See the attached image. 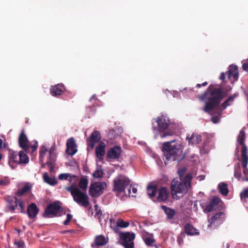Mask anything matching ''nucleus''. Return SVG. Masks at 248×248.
Listing matches in <instances>:
<instances>
[{
  "label": "nucleus",
  "mask_w": 248,
  "mask_h": 248,
  "mask_svg": "<svg viewBox=\"0 0 248 248\" xmlns=\"http://www.w3.org/2000/svg\"><path fill=\"white\" fill-rule=\"evenodd\" d=\"M8 206L12 211H14L18 206L19 211L23 212L24 210V206L22 201L18 200L16 197H8L7 198Z\"/></svg>",
  "instance_id": "4468645a"
},
{
  "label": "nucleus",
  "mask_w": 248,
  "mask_h": 248,
  "mask_svg": "<svg viewBox=\"0 0 248 248\" xmlns=\"http://www.w3.org/2000/svg\"><path fill=\"white\" fill-rule=\"evenodd\" d=\"M65 189L70 192L74 201L79 205L85 208L89 206V198L86 192L81 191L78 187L67 186Z\"/></svg>",
  "instance_id": "423d86ee"
},
{
  "label": "nucleus",
  "mask_w": 248,
  "mask_h": 248,
  "mask_svg": "<svg viewBox=\"0 0 248 248\" xmlns=\"http://www.w3.org/2000/svg\"><path fill=\"white\" fill-rule=\"evenodd\" d=\"M207 84H208L207 82L205 81V82H203L202 84H197L196 85V87L197 88H199L201 87L202 86H206Z\"/></svg>",
  "instance_id": "603ef678"
},
{
  "label": "nucleus",
  "mask_w": 248,
  "mask_h": 248,
  "mask_svg": "<svg viewBox=\"0 0 248 248\" xmlns=\"http://www.w3.org/2000/svg\"><path fill=\"white\" fill-rule=\"evenodd\" d=\"M226 75L227 76V78L232 83H233L238 79L239 74L238 67L236 65L233 64L230 65L228 70L226 73L222 72L220 74L219 79L223 81H224L226 78Z\"/></svg>",
  "instance_id": "1a4fd4ad"
},
{
  "label": "nucleus",
  "mask_w": 248,
  "mask_h": 248,
  "mask_svg": "<svg viewBox=\"0 0 248 248\" xmlns=\"http://www.w3.org/2000/svg\"><path fill=\"white\" fill-rule=\"evenodd\" d=\"M113 182V191L117 195L121 193L124 194L125 189L130 185V180L128 177L124 175H119L114 179Z\"/></svg>",
  "instance_id": "0eeeda50"
},
{
  "label": "nucleus",
  "mask_w": 248,
  "mask_h": 248,
  "mask_svg": "<svg viewBox=\"0 0 248 248\" xmlns=\"http://www.w3.org/2000/svg\"><path fill=\"white\" fill-rule=\"evenodd\" d=\"M3 147H4L3 141L0 139V149H1Z\"/></svg>",
  "instance_id": "4d7b16f0"
},
{
  "label": "nucleus",
  "mask_w": 248,
  "mask_h": 248,
  "mask_svg": "<svg viewBox=\"0 0 248 248\" xmlns=\"http://www.w3.org/2000/svg\"><path fill=\"white\" fill-rule=\"evenodd\" d=\"M122 152L120 146H115L110 148L107 153V157L110 159H118L120 157Z\"/></svg>",
  "instance_id": "f3484780"
},
{
  "label": "nucleus",
  "mask_w": 248,
  "mask_h": 248,
  "mask_svg": "<svg viewBox=\"0 0 248 248\" xmlns=\"http://www.w3.org/2000/svg\"><path fill=\"white\" fill-rule=\"evenodd\" d=\"M241 180H242V181H243V182H245V181H248V176H245V177H241Z\"/></svg>",
  "instance_id": "6e6d98bb"
},
{
  "label": "nucleus",
  "mask_w": 248,
  "mask_h": 248,
  "mask_svg": "<svg viewBox=\"0 0 248 248\" xmlns=\"http://www.w3.org/2000/svg\"><path fill=\"white\" fill-rule=\"evenodd\" d=\"M175 140L164 142L162 146V151L166 161H173L180 160L182 157V146L180 143L172 144Z\"/></svg>",
  "instance_id": "20e7f679"
},
{
  "label": "nucleus",
  "mask_w": 248,
  "mask_h": 248,
  "mask_svg": "<svg viewBox=\"0 0 248 248\" xmlns=\"http://www.w3.org/2000/svg\"><path fill=\"white\" fill-rule=\"evenodd\" d=\"M62 210V208L58 202H55L48 206L46 209L44 216L45 217H48L50 215L56 216L59 214Z\"/></svg>",
  "instance_id": "ddd939ff"
},
{
  "label": "nucleus",
  "mask_w": 248,
  "mask_h": 248,
  "mask_svg": "<svg viewBox=\"0 0 248 248\" xmlns=\"http://www.w3.org/2000/svg\"><path fill=\"white\" fill-rule=\"evenodd\" d=\"M157 188L155 186H151L147 187V193L149 196L153 198L156 194Z\"/></svg>",
  "instance_id": "4c0bfd02"
},
{
  "label": "nucleus",
  "mask_w": 248,
  "mask_h": 248,
  "mask_svg": "<svg viewBox=\"0 0 248 248\" xmlns=\"http://www.w3.org/2000/svg\"><path fill=\"white\" fill-rule=\"evenodd\" d=\"M152 123L155 138L158 136L157 132L162 139L172 136L175 133L176 125L166 115L157 117L153 120Z\"/></svg>",
  "instance_id": "f03ea898"
},
{
  "label": "nucleus",
  "mask_w": 248,
  "mask_h": 248,
  "mask_svg": "<svg viewBox=\"0 0 248 248\" xmlns=\"http://www.w3.org/2000/svg\"><path fill=\"white\" fill-rule=\"evenodd\" d=\"M101 138L100 133L98 131H94L88 139L89 145L93 148L96 143L98 142Z\"/></svg>",
  "instance_id": "4be33fe9"
},
{
  "label": "nucleus",
  "mask_w": 248,
  "mask_h": 248,
  "mask_svg": "<svg viewBox=\"0 0 248 248\" xmlns=\"http://www.w3.org/2000/svg\"><path fill=\"white\" fill-rule=\"evenodd\" d=\"M192 176L187 174L183 180L179 181L174 179L171 182V189L173 199L178 200L186 194L191 187Z\"/></svg>",
  "instance_id": "7ed1b4c3"
},
{
  "label": "nucleus",
  "mask_w": 248,
  "mask_h": 248,
  "mask_svg": "<svg viewBox=\"0 0 248 248\" xmlns=\"http://www.w3.org/2000/svg\"><path fill=\"white\" fill-rule=\"evenodd\" d=\"M45 182L51 186H55L57 184V180L55 177H50L47 173L45 172L43 175Z\"/></svg>",
  "instance_id": "c756f323"
},
{
  "label": "nucleus",
  "mask_w": 248,
  "mask_h": 248,
  "mask_svg": "<svg viewBox=\"0 0 248 248\" xmlns=\"http://www.w3.org/2000/svg\"><path fill=\"white\" fill-rule=\"evenodd\" d=\"M184 230L185 232L189 235H198L199 233L198 231L189 223L185 224Z\"/></svg>",
  "instance_id": "cd10ccee"
},
{
  "label": "nucleus",
  "mask_w": 248,
  "mask_h": 248,
  "mask_svg": "<svg viewBox=\"0 0 248 248\" xmlns=\"http://www.w3.org/2000/svg\"><path fill=\"white\" fill-rule=\"evenodd\" d=\"M219 192L223 196H226L229 192L228 185L224 182L219 183L218 185Z\"/></svg>",
  "instance_id": "72a5a7b5"
},
{
  "label": "nucleus",
  "mask_w": 248,
  "mask_h": 248,
  "mask_svg": "<svg viewBox=\"0 0 248 248\" xmlns=\"http://www.w3.org/2000/svg\"><path fill=\"white\" fill-rule=\"evenodd\" d=\"M189 91H190V92H193V91H193V89H189Z\"/></svg>",
  "instance_id": "338daca9"
},
{
  "label": "nucleus",
  "mask_w": 248,
  "mask_h": 248,
  "mask_svg": "<svg viewBox=\"0 0 248 248\" xmlns=\"http://www.w3.org/2000/svg\"><path fill=\"white\" fill-rule=\"evenodd\" d=\"M39 209L34 203H31L28 207V214L30 218H34L38 214Z\"/></svg>",
  "instance_id": "a878e982"
},
{
  "label": "nucleus",
  "mask_w": 248,
  "mask_h": 248,
  "mask_svg": "<svg viewBox=\"0 0 248 248\" xmlns=\"http://www.w3.org/2000/svg\"><path fill=\"white\" fill-rule=\"evenodd\" d=\"M89 183V180L87 176H83L81 178L79 183V187L82 190V191L86 192Z\"/></svg>",
  "instance_id": "7c9ffc66"
},
{
  "label": "nucleus",
  "mask_w": 248,
  "mask_h": 248,
  "mask_svg": "<svg viewBox=\"0 0 248 248\" xmlns=\"http://www.w3.org/2000/svg\"><path fill=\"white\" fill-rule=\"evenodd\" d=\"M9 164L12 169L15 168L13 163L16 164H27L29 161L28 156L24 151H22L18 153L17 152L11 151L9 152Z\"/></svg>",
  "instance_id": "6e6552de"
},
{
  "label": "nucleus",
  "mask_w": 248,
  "mask_h": 248,
  "mask_svg": "<svg viewBox=\"0 0 248 248\" xmlns=\"http://www.w3.org/2000/svg\"><path fill=\"white\" fill-rule=\"evenodd\" d=\"M178 94V93L177 92H175V93H173V96L174 97H175L176 94Z\"/></svg>",
  "instance_id": "bf43d9fd"
},
{
  "label": "nucleus",
  "mask_w": 248,
  "mask_h": 248,
  "mask_svg": "<svg viewBox=\"0 0 248 248\" xmlns=\"http://www.w3.org/2000/svg\"><path fill=\"white\" fill-rule=\"evenodd\" d=\"M241 200L243 202H245L246 199L248 198V188H244L240 193Z\"/></svg>",
  "instance_id": "37998d69"
},
{
  "label": "nucleus",
  "mask_w": 248,
  "mask_h": 248,
  "mask_svg": "<svg viewBox=\"0 0 248 248\" xmlns=\"http://www.w3.org/2000/svg\"><path fill=\"white\" fill-rule=\"evenodd\" d=\"M72 218V215L71 214H68L67 215L66 219H67L69 221H70Z\"/></svg>",
  "instance_id": "5fc2aeb1"
},
{
  "label": "nucleus",
  "mask_w": 248,
  "mask_h": 248,
  "mask_svg": "<svg viewBox=\"0 0 248 248\" xmlns=\"http://www.w3.org/2000/svg\"><path fill=\"white\" fill-rule=\"evenodd\" d=\"M205 112L211 116L212 121L216 124L219 121L221 113V109H204Z\"/></svg>",
  "instance_id": "412c9836"
},
{
  "label": "nucleus",
  "mask_w": 248,
  "mask_h": 248,
  "mask_svg": "<svg viewBox=\"0 0 248 248\" xmlns=\"http://www.w3.org/2000/svg\"><path fill=\"white\" fill-rule=\"evenodd\" d=\"M245 139V132L243 128L240 130L237 138V142L242 146L241 151V155H243V154H244L245 155H248L247 147L244 142Z\"/></svg>",
  "instance_id": "dca6fc26"
},
{
  "label": "nucleus",
  "mask_w": 248,
  "mask_h": 248,
  "mask_svg": "<svg viewBox=\"0 0 248 248\" xmlns=\"http://www.w3.org/2000/svg\"><path fill=\"white\" fill-rule=\"evenodd\" d=\"M37 147L38 143L36 141L34 142L33 144L31 145V146H30V149L31 148L32 153H33L34 151H35L37 150Z\"/></svg>",
  "instance_id": "49530a36"
},
{
  "label": "nucleus",
  "mask_w": 248,
  "mask_h": 248,
  "mask_svg": "<svg viewBox=\"0 0 248 248\" xmlns=\"http://www.w3.org/2000/svg\"><path fill=\"white\" fill-rule=\"evenodd\" d=\"M161 208L167 215L168 218L169 219L173 218L175 214V211L174 209H171L165 205H162Z\"/></svg>",
  "instance_id": "f704fd0d"
},
{
  "label": "nucleus",
  "mask_w": 248,
  "mask_h": 248,
  "mask_svg": "<svg viewBox=\"0 0 248 248\" xmlns=\"http://www.w3.org/2000/svg\"><path fill=\"white\" fill-rule=\"evenodd\" d=\"M108 242V238L103 235H99L95 237L94 243L92 244V247H101L106 245Z\"/></svg>",
  "instance_id": "b1692460"
},
{
  "label": "nucleus",
  "mask_w": 248,
  "mask_h": 248,
  "mask_svg": "<svg viewBox=\"0 0 248 248\" xmlns=\"http://www.w3.org/2000/svg\"><path fill=\"white\" fill-rule=\"evenodd\" d=\"M225 218V214L222 212L216 213L208 220V227L215 229L223 223Z\"/></svg>",
  "instance_id": "f8f14e48"
},
{
  "label": "nucleus",
  "mask_w": 248,
  "mask_h": 248,
  "mask_svg": "<svg viewBox=\"0 0 248 248\" xmlns=\"http://www.w3.org/2000/svg\"><path fill=\"white\" fill-rule=\"evenodd\" d=\"M232 90V88L231 87H229V89L228 90V91L229 92L231 90Z\"/></svg>",
  "instance_id": "e2e57ef3"
},
{
  "label": "nucleus",
  "mask_w": 248,
  "mask_h": 248,
  "mask_svg": "<svg viewBox=\"0 0 248 248\" xmlns=\"http://www.w3.org/2000/svg\"><path fill=\"white\" fill-rule=\"evenodd\" d=\"M69 176H70V173H61L59 174L58 178L61 180H67V179L69 178Z\"/></svg>",
  "instance_id": "a18cd8bd"
},
{
  "label": "nucleus",
  "mask_w": 248,
  "mask_h": 248,
  "mask_svg": "<svg viewBox=\"0 0 248 248\" xmlns=\"http://www.w3.org/2000/svg\"><path fill=\"white\" fill-rule=\"evenodd\" d=\"M106 144L103 142H100L99 145L95 148V154L96 157L101 160L105 154Z\"/></svg>",
  "instance_id": "393cba45"
},
{
  "label": "nucleus",
  "mask_w": 248,
  "mask_h": 248,
  "mask_svg": "<svg viewBox=\"0 0 248 248\" xmlns=\"http://www.w3.org/2000/svg\"><path fill=\"white\" fill-rule=\"evenodd\" d=\"M186 139L189 144L192 145L198 144L202 141V137L197 133H192L191 135H188Z\"/></svg>",
  "instance_id": "bb28decb"
},
{
  "label": "nucleus",
  "mask_w": 248,
  "mask_h": 248,
  "mask_svg": "<svg viewBox=\"0 0 248 248\" xmlns=\"http://www.w3.org/2000/svg\"><path fill=\"white\" fill-rule=\"evenodd\" d=\"M129 223L127 221H124L122 219L119 218L117 221V225L120 228H126L128 227Z\"/></svg>",
  "instance_id": "79ce46f5"
},
{
  "label": "nucleus",
  "mask_w": 248,
  "mask_h": 248,
  "mask_svg": "<svg viewBox=\"0 0 248 248\" xmlns=\"http://www.w3.org/2000/svg\"><path fill=\"white\" fill-rule=\"evenodd\" d=\"M19 145L26 152L30 151L29 142L27 137L25 134L24 130H22L18 139Z\"/></svg>",
  "instance_id": "2eb2a0df"
},
{
  "label": "nucleus",
  "mask_w": 248,
  "mask_h": 248,
  "mask_svg": "<svg viewBox=\"0 0 248 248\" xmlns=\"http://www.w3.org/2000/svg\"><path fill=\"white\" fill-rule=\"evenodd\" d=\"M103 174L104 172L101 168L99 166H97L93 173V176L95 178H100L102 177Z\"/></svg>",
  "instance_id": "ea45409f"
},
{
  "label": "nucleus",
  "mask_w": 248,
  "mask_h": 248,
  "mask_svg": "<svg viewBox=\"0 0 248 248\" xmlns=\"http://www.w3.org/2000/svg\"><path fill=\"white\" fill-rule=\"evenodd\" d=\"M70 222V221L68 220L67 219H66L64 222H63V224L64 225H67L68 224L69 222Z\"/></svg>",
  "instance_id": "13d9d810"
},
{
  "label": "nucleus",
  "mask_w": 248,
  "mask_h": 248,
  "mask_svg": "<svg viewBox=\"0 0 248 248\" xmlns=\"http://www.w3.org/2000/svg\"><path fill=\"white\" fill-rule=\"evenodd\" d=\"M9 183V181L7 180H0V185H7Z\"/></svg>",
  "instance_id": "3c124183"
},
{
  "label": "nucleus",
  "mask_w": 248,
  "mask_h": 248,
  "mask_svg": "<svg viewBox=\"0 0 248 248\" xmlns=\"http://www.w3.org/2000/svg\"><path fill=\"white\" fill-rule=\"evenodd\" d=\"M211 145L209 144V142H204L200 148V152L203 154H207L211 149Z\"/></svg>",
  "instance_id": "e433bc0d"
},
{
  "label": "nucleus",
  "mask_w": 248,
  "mask_h": 248,
  "mask_svg": "<svg viewBox=\"0 0 248 248\" xmlns=\"http://www.w3.org/2000/svg\"><path fill=\"white\" fill-rule=\"evenodd\" d=\"M18 248H23L24 243L22 242H16L15 243Z\"/></svg>",
  "instance_id": "8fccbe9b"
},
{
  "label": "nucleus",
  "mask_w": 248,
  "mask_h": 248,
  "mask_svg": "<svg viewBox=\"0 0 248 248\" xmlns=\"http://www.w3.org/2000/svg\"><path fill=\"white\" fill-rule=\"evenodd\" d=\"M127 192H125L124 195L128 196L135 197V194L137 193V189L132 186L130 185L128 186Z\"/></svg>",
  "instance_id": "58836bf2"
},
{
  "label": "nucleus",
  "mask_w": 248,
  "mask_h": 248,
  "mask_svg": "<svg viewBox=\"0 0 248 248\" xmlns=\"http://www.w3.org/2000/svg\"><path fill=\"white\" fill-rule=\"evenodd\" d=\"M220 201V199L218 197H214L203 209L204 212L205 213H209L214 211Z\"/></svg>",
  "instance_id": "aec40b11"
},
{
  "label": "nucleus",
  "mask_w": 248,
  "mask_h": 248,
  "mask_svg": "<svg viewBox=\"0 0 248 248\" xmlns=\"http://www.w3.org/2000/svg\"><path fill=\"white\" fill-rule=\"evenodd\" d=\"M238 93H235L229 96L221 103L222 100L226 96V93L222 88L216 85H210L207 90L199 96L200 101L204 103L203 108H225L231 106L235 98L238 96Z\"/></svg>",
  "instance_id": "f257e3e1"
},
{
  "label": "nucleus",
  "mask_w": 248,
  "mask_h": 248,
  "mask_svg": "<svg viewBox=\"0 0 248 248\" xmlns=\"http://www.w3.org/2000/svg\"><path fill=\"white\" fill-rule=\"evenodd\" d=\"M242 68L243 70L248 72V62H246L243 63Z\"/></svg>",
  "instance_id": "09e8293b"
},
{
  "label": "nucleus",
  "mask_w": 248,
  "mask_h": 248,
  "mask_svg": "<svg viewBox=\"0 0 248 248\" xmlns=\"http://www.w3.org/2000/svg\"><path fill=\"white\" fill-rule=\"evenodd\" d=\"M234 176L239 181L241 179V168L239 164L235 167Z\"/></svg>",
  "instance_id": "a19ab883"
},
{
  "label": "nucleus",
  "mask_w": 248,
  "mask_h": 248,
  "mask_svg": "<svg viewBox=\"0 0 248 248\" xmlns=\"http://www.w3.org/2000/svg\"><path fill=\"white\" fill-rule=\"evenodd\" d=\"M31 188V185L29 184H26L21 189H18L17 191V194L21 196L24 193L29 192Z\"/></svg>",
  "instance_id": "c9c22d12"
},
{
  "label": "nucleus",
  "mask_w": 248,
  "mask_h": 248,
  "mask_svg": "<svg viewBox=\"0 0 248 248\" xmlns=\"http://www.w3.org/2000/svg\"><path fill=\"white\" fill-rule=\"evenodd\" d=\"M143 239L146 245L148 246H153L154 245L155 246V241L152 235L147 234L145 235L144 236Z\"/></svg>",
  "instance_id": "473e14b6"
},
{
  "label": "nucleus",
  "mask_w": 248,
  "mask_h": 248,
  "mask_svg": "<svg viewBox=\"0 0 248 248\" xmlns=\"http://www.w3.org/2000/svg\"><path fill=\"white\" fill-rule=\"evenodd\" d=\"M157 199L159 202L166 201L169 195V191L165 187H161L156 190Z\"/></svg>",
  "instance_id": "6ab92c4d"
},
{
  "label": "nucleus",
  "mask_w": 248,
  "mask_h": 248,
  "mask_svg": "<svg viewBox=\"0 0 248 248\" xmlns=\"http://www.w3.org/2000/svg\"><path fill=\"white\" fill-rule=\"evenodd\" d=\"M64 90V86L62 84H58L50 87V93L53 96H58L62 94Z\"/></svg>",
  "instance_id": "5701e85b"
},
{
  "label": "nucleus",
  "mask_w": 248,
  "mask_h": 248,
  "mask_svg": "<svg viewBox=\"0 0 248 248\" xmlns=\"http://www.w3.org/2000/svg\"><path fill=\"white\" fill-rule=\"evenodd\" d=\"M241 163L243 169V174L246 176H248V169L247 168V165L248 163V156L243 154V155H241Z\"/></svg>",
  "instance_id": "c85d7f7f"
},
{
  "label": "nucleus",
  "mask_w": 248,
  "mask_h": 248,
  "mask_svg": "<svg viewBox=\"0 0 248 248\" xmlns=\"http://www.w3.org/2000/svg\"><path fill=\"white\" fill-rule=\"evenodd\" d=\"M67 153L71 155H73L77 152V146L73 138H71L68 140L66 143Z\"/></svg>",
  "instance_id": "a211bd4d"
},
{
  "label": "nucleus",
  "mask_w": 248,
  "mask_h": 248,
  "mask_svg": "<svg viewBox=\"0 0 248 248\" xmlns=\"http://www.w3.org/2000/svg\"><path fill=\"white\" fill-rule=\"evenodd\" d=\"M97 207V205L95 206V208H96Z\"/></svg>",
  "instance_id": "774afa93"
},
{
  "label": "nucleus",
  "mask_w": 248,
  "mask_h": 248,
  "mask_svg": "<svg viewBox=\"0 0 248 248\" xmlns=\"http://www.w3.org/2000/svg\"><path fill=\"white\" fill-rule=\"evenodd\" d=\"M1 158H2V155L0 153V160L1 159Z\"/></svg>",
  "instance_id": "680f3d73"
},
{
  "label": "nucleus",
  "mask_w": 248,
  "mask_h": 248,
  "mask_svg": "<svg viewBox=\"0 0 248 248\" xmlns=\"http://www.w3.org/2000/svg\"><path fill=\"white\" fill-rule=\"evenodd\" d=\"M95 217H98L100 222H101V217L102 215L100 216V214L98 212L95 214Z\"/></svg>",
  "instance_id": "864d4df0"
},
{
  "label": "nucleus",
  "mask_w": 248,
  "mask_h": 248,
  "mask_svg": "<svg viewBox=\"0 0 248 248\" xmlns=\"http://www.w3.org/2000/svg\"><path fill=\"white\" fill-rule=\"evenodd\" d=\"M90 102L92 103V108L100 107L102 106V102L97 98L95 94L92 95L90 99Z\"/></svg>",
  "instance_id": "2f4dec72"
},
{
  "label": "nucleus",
  "mask_w": 248,
  "mask_h": 248,
  "mask_svg": "<svg viewBox=\"0 0 248 248\" xmlns=\"http://www.w3.org/2000/svg\"><path fill=\"white\" fill-rule=\"evenodd\" d=\"M55 145L51 148H47L45 145H42L39 150V160L41 163L42 168H44L46 164L49 166L50 169H53V165L56 159Z\"/></svg>",
  "instance_id": "39448f33"
},
{
  "label": "nucleus",
  "mask_w": 248,
  "mask_h": 248,
  "mask_svg": "<svg viewBox=\"0 0 248 248\" xmlns=\"http://www.w3.org/2000/svg\"><path fill=\"white\" fill-rule=\"evenodd\" d=\"M186 171L185 168H183L182 169H180L178 171V174L180 178L182 177V176L184 175Z\"/></svg>",
  "instance_id": "de8ad7c7"
},
{
  "label": "nucleus",
  "mask_w": 248,
  "mask_h": 248,
  "mask_svg": "<svg viewBox=\"0 0 248 248\" xmlns=\"http://www.w3.org/2000/svg\"><path fill=\"white\" fill-rule=\"evenodd\" d=\"M113 132V130H110V131L109 132V134H110Z\"/></svg>",
  "instance_id": "052dcab7"
},
{
  "label": "nucleus",
  "mask_w": 248,
  "mask_h": 248,
  "mask_svg": "<svg viewBox=\"0 0 248 248\" xmlns=\"http://www.w3.org/2000/svg\"><path fill=\"white\" fill-rule=\"evenodd\" d=\"M121 243L125 248H134L135 234L133 232H125L120 234Z\"/></svg>",
  "instance_id": "9d476101"
},
{
  "label": "nucleus",
  "mask_w": 248,
  "mask_h": 248,
  "mask_svg": "<svg viewBox=\"0 0 248 248\" xmlns=\"http://www.w3.org/2000/svg\"><path fill=\"white\" fill-rule=\"evenodd\" d=\"M155 248H162L161 247H160V248H158V247L155 246Z\"/></svg>",
  "instance_id": "69168bd1"
},
{
  "label": "nucleus",
  "mask_w": 248,
  "mask_h": 248,
  "mask_svg": "<svg viewBox=\"0 0 248 248\" xmlns=\"http://www.w3.org/2000/svg\"><path fill=\"white\" fill-rule=\"evenodd\" d=\"M46 157L47 158V155L46 154H45V158Z\"/></svg>",
  "instance_id": "0e129e2a"
},
{
  "label": "nucleus",
  "mask_w": 248,
  "mask_h": 248,
  "mask_svg": "<svg viewBox=\"0 0 248 248\" xmlns=\"http://www.w3.org/2000/svg\"><path fill=\"white\" fill-rule=\"evenodd\" d=\"M105 182H95L90 186L89 193L92 197H97L101 195L106 187Z\"/></svg>",
  "instance_id": "9b49d317"
},
{
  "label": "nucleus",
  "mask_w": 248,
  "mask_h": 248,
  "mask_svg": "<svg viewBox=\"0 0 248 248\" xmlns=\"http://www.w3.org/2000/svg\"><path fill=\"white\" fill-rule=\"evenodd\" d=\"M69 179H67L68 180L71 184V186H70L73 187H77L75 186L76 182V176L75 175H73L70 173V176H69Z\"/></svg>",
  "instance_id": "c03bdc74"
}]
</instances>
